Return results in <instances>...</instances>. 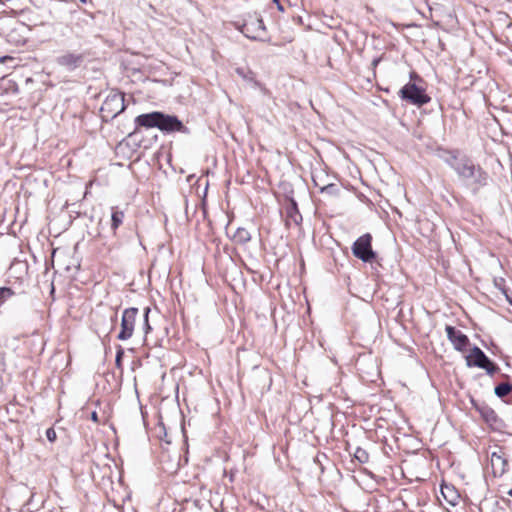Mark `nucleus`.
I'll list each match as a JSON object with an SVG mask.
<instances>
[{"instance_id": "obj_5", "label": "nucleus", "mask_w": 512, "mask_h": 512, "mask_svg": "<svg viewBox=\"0 0 512 512\" xmlns=\"http://www.w3.org/2000/svg\"><path fill=\"white\" fill-rule=\"evenodd\" d=\"M372 236L364 234L360 236L352 246V252L355 257L363 262H371L375 258V252L372 250Z\"/></svg>"}, {"instance_id": "obj_15", "label": "nucleus", "mask_w": 512, "mask_h": 512, "mask_svg": "<svg viewBox=\"0 0 512 512\" xmlns=\"http://www.w3.org/2000/svg\"><path fill=\"white\" fill-rule=\"evenodd\" d=\"M354 457L360 462V463H367L369 460V455L367 451L363 448L358 447L355 450Z\"/></svg>"}, {"instance_id": "obj_10", "label": "nucleus", "mask_w": 512, "mask_h": 512, "mask_svg": "<svg viewBox=\"0 0 512 512\" xmlns=\"http://www.w3.org/2000/svg\"><path fill=\"white\" fill-rule=\"evenodd\" d=\"M81 61L82 56L73 53H67L57 58V63L68 69H74L78 67Z\"/></svg>"}, {"instance_id": "obj_14", "label": "nucleus", "mask_w": 512, "mask_h": 512, "mask_svg": "<svg viewBox=\"0 0 512 512\" xmlns=\"http://www.w3.org/2000/svg\"><path fill=\"white\" fill-rule=\"evenodd\" d=\"M512 390V385L509 383H500L494 389L495 394L498 397H504L508 395Z\"/></svg>"}, {"instance_id": "obj_2", "label": "nucleus", "mask_w": 512, "mask_h": 512, "mask_svg": "<svg viewBox=\"0 0 512 512\" xmlns=\"http://www.w3.org/2000/svg\"><path fill=\"white\" fill-rule=\"evenodd\" d=\"M137 127L144 128H158L162 132H184L187 133L186 127L174 115L164 114L162 112L154 111L151 113L141 114L135 118Z\"/></svg>"}, {"instance_id": "obj_9", "label": "nucleus", "mask_w": 512, "mask_h": 512, "mask_svg": "<svg viewBox=\"0 0 512 512\" xmlns=\"http://www.w3.org/2000/svg\"><path fill=\"white\" fill-rule=\"evenodd\" d=\"M445 330L447 338L456 350L462 351L469 344L468 337L462 331L457 330L455 327L450 325H447Z\"/></svg>"}, {"instance_id": "obj_13", "label": "nucleus", "mask_w": 512, "mask_h": 512, "mask_svg": "<svg viewBox=\"0 0 512 512\" xmlns=\"http://www.w3.org/2000/svg\"><path fill=\"white\" fill-rule=\"evenodd\" d=\"M123 219H124V212L113 208L112 215H111V221H112L111 227L114 231L122 224Z\"/></svg>"}, {"instance_id": "obj_25", "label": "nucleus", "mask_w": 512, "mask_h": 512, "mask_svg": "<svg viewBox=\"0 0 512 512\" xmlns=\"http://www.w3.org/2000/svg\"><path fill=\"white\" fill-rule=\"evenodd\" d=\"M507 494L512 497V488L507 491Z\"/></svg>"}, {"instance_id": "obj_11", "label": "nucleus", "mask_w": 512, "mask_h": 512, "mask_svg": "<svg viewBox=\"0 0 512 512\" xmlns=\"http://www.w3.org/2000/svg\"><path fill=\"white\" fill-rule=\"evenodd\" d=\"M251 235L245 228H238L233 235V240L238 244H245L250 241Z\"/></svg>"}, {"instance_id": "obj_4", "label": "nucleus", "mask_w": 512, "mask_h": 512, "mask_svg": "<svg viewBox=\"0 0 512 512\" xmlns=\"http://www.w3.org/2000/svg\"><path fill=\"white\" fill-rule=\"evenodd\" d=\"M466 363L469 367L475 366L484 369L489 375H493L498 370V367L477 346H474L466 356Z\"/></svg>"}, {"instance_id": "obj_3", "label": "nucleus", "mask_w": 512, "mask_h": 512, "mask_svg": "<svg viewBox=\"0 0 512 512\" xmlns=\"http://www.w3.org/2000/svg\"><path fill=\"white\" fill-rule=\"evenodd\" d=\"M125 110L124 95L118 92L110 93L101 106L104 119H113Z\"/></svg>"}, {"instance_id": "obj_28", "label": "nucleus", "mask_w": 512, "mask_h": 512, "mask_svg": "<svg viewBox=\"0 0 512 512\" xmlns=\"http://www.w3.org/2000/svg\"><path fill=\"white\" fill-rule=\"evenodd\" d=\"M511 305H512V301H510Z\"/></svg>"}, {"instance_id": "obj_1", "label": "nucleus", "mask_w": 512, "mask_h": 512, "mask_svg": "<svg viewBox=\"0 0 512 512\" xmlns=\"http://www.w3.org/2000/svg\"><path fill=\"white\" fill-rule=\"evenodd\" d=\"M445 162L456 172L459 180L473 191L476 192L480 187L486 185V172L480 166L475 165L472 160L450 154L445 158Z\"/></svg>"}, {"instance_id": "obj_24", "label": "nucleus", "mask_w": 512, "mask_h": 512, "mask_svg": "<svg viewBox=\"0 0 512 512\" xmlns=\"http://www.w3.org/2000/svg\"><path fill=\"white\" fill-rule=\"evenodd\" d=\"M494 412L492 410H488L487 413L485 414L486 418H488L489 415H493Z\"/></svg>"}, {"instance_id": "obj_8", "label": "nucleus", "mask_w": 512, "mask_h": 512, "mask_svg": "<svg viewBox=\"0 0 512 512\" xmlns=\"http://www.w3.org/2000/svg\"><path fill=\"white\" fill-rule=\"evenodd\" d=\"M137 315V308L131 307L124 310L121 319V331L117 336L119 340L125 341L132 337Z\"/></svg>"}, {"instance_id": "obj_23", "label": "nucleus", "mask_w": 512, "mask_h": 512, "mask_svg": "<svg viewBox=\"0 0 512 512\" xmlns=\"http://www.w3.org/2000/svg\"><path fill=\"white\" fill-rule=\"evenodd\" d=\"M380 61H381V58H375V59L372 61V66H373V67H376V66L379 64V62H380Z\"/></svg>"}, {"instance_id": "obj_22", "label": "nucleus", "mask_w": 512, "mask_h": 512, "mask_svg": "<svg viewBox=\"0 0 512 512\" xmlns=\"http://www.w3.org/2000/svg\"><path fill=\"white\" fill-rule=\"evenodd\" d=\"M91 419H92L93 421H95V422H97V421H98V415H97V412H95V411H94V412H92V414H91Z\"/></svg>"}, {"instance_id": "obj_18", "label": "nucleus", "mask_w": 512, "mask_h": 512, "mask_svg": "<svg viewBox=\"0 0 512 512\" xmlns=\"http://www.w3.org/2000/svg\"><path fill=\"white\" fill-rule=\"evenodd\" d=\"M492 465L495 466L496 463L501 464V472L504 471V466L506 465V461L501 458V456L497 455L495 452L491 455Z\"/></svg>"}, {"instance_id": "obj_27", "label": "nucleus", "mask_w": 512, "mask_h": 512, "mask_svg": "<svg viewBox=\"0 0 512 512\" xmlns=\"http://www.w3.org/2000/svg\"><path fill=\"white\" fill-rule=\"evenodd\" d=\"M511 305H512V301H510Z\"/></svg>"}, {"instance_id": "obj_19", "label": "nucleus", "mask_w": 512, "mask_h": 512, "mask_svg": "<svg viewBox=\"0 0 512 512\" xmlns=\"http://www.w3.org/2000/svg\"><path fill=\"white\" fill-rule=\"evenodd\" d=\"M46 437L50 442H54L57 438L56 431L53 428L46 430Z\"/></svg>"}, {"instance_id": "obj_17", "label": "nucleus", "mask_w": 512, "mask_h": 512, "mask_svg": "<svg viewBox=\"0 0 512 512\" xmlns=\"http://www.w3.org/2000/svg\"><path fill=\"white\" fill-rule=\"evenodd\" d=\"M149 312H150V308H148V307L145 308V310H144V323H143V327H142L143 332H144L145 335L148 334L149 331L151 330V326H150L149 321H148V314H149Z\"/></svg>"}, {"instance_id": "obj_20", "label": "nucleus", "mask_w": 512, "mask_h": 512, "mask_svg": "<svg viewBox=\"0 0 512 512\" xmlns=\"http://www.w3.org/2000/svg\"><path fill=\"white\" fill-rule=\"evenodd\" d=\"M123 355H124V350L120 347L116 353V359H115L117 367L121 366V360H122Z\"/></svg>"}, {"instance_id": "obj_6", "label": "nucleus", "mask_w": 512, "mask_h": 512, "mask_svg": "<svg viewBox=\"0 0 512 512\" xmlns=\"http://www.w3.org/2000/svg\"><path fill=\"white\" fill-rule=\"evenodd\" d=\"M242 33L249 39L264 41L266 39V27L264 22L259 17H249L245 20Z\"/></svg>"}, {"instance_id": "obj_12", "label": "nucleus", "mask_w": 512, "mask_h": 512, "mask_svg": "<svg viewBox=\"0 0 512 512\" xmlns=\"http://www.w3.org/2000/svg\"><path fill=\"white\" fill-rule=\"evenodd\" d=\"M441 492H442V495L444 496V498L451 505H455L456 504V501L459 498V495L452 488H449L448 486H444V487L441 488Z\"/></svg>"}, {"instance_id": "obj_26", "label": "nucleus", "mask_w": 512, "mask_h": 512, "mask_svg": "<svg viewBox=\"0 0 512 512\" xmlns=\"http://www.w3.org/2000/svg\"><path fill=\"white\" fill-rule=\"evenodd\" d=\"M81 3H86L87 0H79Z\"/></svg>"}, {"instance_id": "obj_21", "label": "nucleus", "mask_w": 512, "mask_h": 512, "mask_svg": "<svg viewBox=\"0 0 512 512\" xmlns=\"http://www.w3.org/2000/svg\"><path fill=\"white\" fill-rule=\"evenodd\" d=\"M272 1L277 5V9H278L279 11H283V10H284V8H283V6L280 4L279 0H272Z\"/></svg>"}, {"instance_id": "obj_16", "label": "nucleus", "mask_w": 512, "mask_h": 512, "mask_svg": "<svg viewBox=\"0 0 512 512\" xmlns=\"http://www.w3.org/2000/svg\"><path fill=\"white\" fill-rule=\"evenodd\" d=\"M13 294H14V292L10 288H8V287H1L0 288V306L7 299H9Z\"/></svg>"}, {"instance_id": "obj_7", "label": "nucleus", "mask_w": 512, "mask_h": 512, "mask_svg": "<svg viewBox=\"0 0 512 512\" xmlns=\"http://www.w3.org/2000/svg\"><path fill=\"white\" fill-rule=\"evenodd\" d=\"M400 96L403 100L417 106H422L430 101V97L425 94L424 90L413 83L404 85L400 90Z\"/></svg>"}]
</instances>
